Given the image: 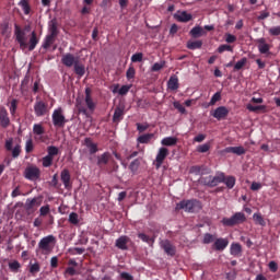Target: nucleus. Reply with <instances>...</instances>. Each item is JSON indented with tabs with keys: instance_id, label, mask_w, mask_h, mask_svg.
<instances>
[{
	"instance_id": "obj_1",
	"label": "nucleus",
	"mask_w": 280,
	"mask_h": 280,
	"mask_svg": "<svg viewBox=\"0 0 280 280\" xmlns=\"http://www.w3.org/2000/svg\"><path fill=\"white\" fill-rule=\"evenodd\" d=\"M30 26H26L25 30L20 28L19 26H15L14 36L16 43L20 45V49L22 51H33L36 48V45L39 43V38L37 37V34L35 31L32 32L30 39L27 37L26 32L28 31Z\"/></svg>"
},
{
	"instance_id": "obj_2",
	"label": "nucleus",
	"mask_w": 280,
	"mask_h": 280,
	"mask_svg": "<svg viewBox=\"0 0 280 280\" xmlns=\"http://www.w3.org/2000/svg\"><path fill=\"white\" fill-rule=\"evenodd\" d=\"M201 203L200 201L192 199V200H183L177 203L176 210H185L189 213H196L201 210Z\"/></svg>"
},
{
	"instance_id": "obj_3",
	"label": "nucleus",
	"mask_w": 280,
	"mask_h": 280,
	"mask_svg": "<svg viewBox=\"0 0 280 280\" xmlns=\"http://www.w3.org/2000/svg\"><path fill=\"white\" fill-rule=\"evenodd\" d=\"M246 221V215L243 212H236L234 215H232L231 218H223L222 219V224L224 226H235L238 224H242Z\"/></svg>"
},
{
	"instance_id": "obj_4",
	"label": "nucleus",
	"mask_w": 280,
	"mask_h": 280,
	"mask_svg": "<svg viewBox=\"0 0 280 280\" xmlns=\"http://www.w3.org/2000/svg\"><path fill=\"white\" fill-rule=\"evenodd\" d=\"M67 124V119L65 117L63 114V109L61 107L56 108L52 112V125L55 126V128H65Z\"/></svg>"
},
{
	"instance_id": "obj_5",
	"label": "nucleus",
	"mask_w": 280,
	"mask_h": 280,
	"mask_svg": "<svg viewBox=\"0 0 280 280\" xmlns=\"http://www.w3.org/2000/svg\"><path fill=\"white\" fill-rule=\"evenodd\" d=\"M224 182V173H218L215 176H207L201 178V183L208 187H217Z\"/></svg>"
},
{
	"instance_id": "obj_6",
	"label": "nucleus",
	"mask_w": 280,
	"mask_h": 280,
	"mask_svg": "<svg viewBox=\"0 0 280 280\" xmlns=\"http://www.w3.org/2000/svg\"><path fill=\"white\" fill-rule=\"evenodd\" d=\"M52 243H55L54 235H47L40 240L38 243V248L43 252L44 255H48L52 250Z\"/></svg>"
},
{
	"instance_id": "obj_7",
	"label": "nucleus",
	"mask_w": 280,
	"mask_h": 280,
	"mask_svg": "<svg viewBox=\"0 0 280 280\" xmlns=\"http://www.w3.org/2000/svg\"><path fill=\"white\" fill-rule=\"evenodd\" d=\"M170 155V150L166 147H161L156 153V159L154 161V165L156 170H160L166 160V158Z\"/></svg>"
},
{
	"instance_id": "obj_8",
	"label": "nucleus",
	"mask_w": 280,
	"mask_h": 280,
	"mask_svg": "<svg viewBox=\"0 0 280 280\" xmlns=\"http://www.w3.org/2000/svg\"><path fill=\"white\" fill-rule=\"evenodd\" d=\"M39 176H40V171L35 165H30L24 171V177L27 180H32V182L37 180Z\"/></svg>"
},
{
	"instance_id": "obj_9",
	"label": "nucleus",
	"mask_w": 280,
	"mask_h": 280,
	"mask_svg": "<svg viewBox=\"0 0 280 280\" xmlns=\"http://www.w3.org/2000/svg\"><path fill=\"white\" fill-rule=\"evenodd\" d=\"M79 61H80V58L78 56L75 57L74 55H72L70 52L63 55L61 58L62 65L67 68L74 67L75 63H78Z\"/></svg>"
},
{
	"instance_id": "obj_10",
	"label": "nucleus",
	"mask_w": 280,
	"mask_h": 280,
	"mask_svg": "<svg viewBox=\"0 0 280 280\" xmlns=\"http://www.w3.org/2000/svg\"><path fill=\"white\" fill-rule=\"evenodd\" d=\"M40 205L42 200L38 197L27 198L24 208L27 212H34Z\"/></svg>"
},
{
	"instance_id": "obj_11",
	"label": "nucleus",
	"mask_w": 280,
	"mask_h": 280,
	"mask_svg": "<svg viewBox=\"0 0 280 280\" xmlns=\"http://www.w3.org/2000/svg\"><path fill=\"white\" fill-rule=\"evenodd\" d=\"M36 117H44L48 113V105L43 101H37L34 105Z\"/></svg>"
},
{
	"instance_id": "obj_12",
	"label": "nucleus",
	"mask_w": 280,
	"mask_h": 280,
	"mask_svg": "<svg viewBox=\"0 0 280 280\" xmlns=\"http://www.w3.org/2000/svg\"><path fill=\"white\" fill-rule=\"evenodd\" d=\"M256 43H258V52H260V55L270 54V45L266 43V38L260 37L256 39Z\"/></svg>"
},
{
	"instance_id": "obj_13",
	"label": "nucleus",
	"mask_w": 280,
	"mask_h": 280,
	"mask_svg": "<svg viewBox=\"0 0 280 280\" xmlns=\"http://www.w3.org/2000/svg\"><path fill=\"white\" fill-rule=\"evenodd\" d=\"M229 115V109L225 106H220L218 107L213 113L212 116L217 119V120H222L224 118H226Z\"/></svg>"
},
{
	"instance_id": "obj_14",
	"label": "nucleus",
	"mask_w": 280,
	"mask_h": 280,
	"mask_svg": "<svg viewBox=\"0 0 280 280\" xmlns=\"http://www.w3.org/2000/svg\"><path fill=\"white\" fill-rule=\"evenodd\" d=\"M174 16L179 23H188L192 19V15L186 11H178Z\"/></svg>"
},
{
	"instance_id": "obj_15",
	"label": "nucleus",
	"mask_w": 280,
	"mask_h": 280,
	"mask_svg": "<svg viewBox=\"0 0 280 280\" xmlns=\"http://www.w3.org/2000/svg\"><path fill=\"white\" fill-rule=\"evenodd\" d=\"M230 242L228 238H217L214 242V248L218 252H223L228 246H229Z\"/></svg>"
},
{
	"instance_id": "obj_16",
	"label": "nucleus",
	"mask_w": 280,
	"mask_h": 280,
	"mask_svg": "<svg viewBox=\"0 0 280 280\" xmlns=\"http://www.w3.org/2000/svg\"><path fill=\"white\" fill-rule=\"evenodd\" d=\"M10 124V119L8 117V112L4 107L0 108V125L2 128H7Z\"/></svg>"
},
{
	"instance_id": "obj_17",
	"label": "nucleus",
	"mask_w": 280,
	"mask_h": 280,
	"mask_svg": "<svg viewBox=\"0 0 280 280\" xmlns=\"http://www.w3.org/2000/svg\"><path fill=\"white\" fill-rule=\"evenodd\" d=\"M128 243H129V237L126 236V235H122V236H120L119 238L116 240V247L118 249H121V250H127L128 249V246H127Z\"/></svg>"
},
{
	"instance_id": "obj_18",
	"label": "nucleus",
	"mask_w": 280,
	"mask_h": 280,
	"mask_svg": "<svg viewBox=\"0 0 280 280\" xmlns=\"http://www.w3.org/2000/svg\"><path fill=\"white\" fill-rule=\"evenodd\" d=\"M161 247L168 256H174L176 253L175 247L167 240L161 242Z\"/></svg>"
},
{
	"instance_id": "obj_19",
	"label": "nucleus",
	"mask_w": 280,
	"mask_h": 280,
	"mask_svg": "<svg viewBox=\"0 0 280 280\" xmlns=\"http://www.w3.org/2000/svg\"><path fill=\"white\" fill-rule=\"evenodd\" d=\"M225 152L241 156V155H244L246 153V150L242 145H240V147H228L225 149Z\"/></svg>"
},
{
	"instance_id": "obj_20",
	"label": "nucleus",
	"mask_w": 280,
	"mask_h": 280,
	"mask_svg": "<svg viewBox=\"0 0 280 280\" xmlns=\"http://www.w3.org/2000/svg\"><path fill=\"white\" fill-rule=\"evenodd\" d=\"M85 103H86L88 108L91 112H94L95 103L93 102V100L91 97V90L89 88L85 89Z\"/></svg>"
},
{
	"instance_id": "obj_21",
	"label": "nucleus",
	"mask_w": 280,
	"mask_h": 280,
	"mask_svg": "<svg viewBox=\"0 0 280 280\" xmlns=\"http://www.w3.org/2000/svg\"><path fill=\"white\" fill-rule=\"evenodd\" d=\"M178 142V139L176 137H165L162 139L161 144L163 148L166 147H175Z\"/></svg>"
},
{
	"instance_id": "obj_22",
	"label": "nucleus",
	"mask_w": 280,
	"mask_h": 280,
	"mask_svg": "<svg viewBox=\"0 0 280 280\" xmlns=\"http://www.w3.org/2000/svg\"><path fill=\"white\" fill-rule=\"evenodd\" d=\"M61 180H62L66 189H69L71 187V185H70V172L67 168L61 172Z\"/></svg>"
},
{
	"instance_id": "obj_23",
	"label": "nucleus",
	"mask_w": 280,
	"mask_h": 280,
	"mask_svg": "<svg viewBox=\"0 0 280 280\" xmlns=\"http://www.w3.org/2000/svg\"><path fill=\"white\" fill-rule=\"evenodd\" d=\"M167 86L170 91H177L179 88L178 78L176 75H172L167 82Z\"/></svg>"
},
{
	"instance_id": "obj_24",
	"label": "nucleus",
	"mask_w": 280,
	"mask_h": 280,
	"mask_svg": "<svg viewBox=\"0 0 280 280\" xmlns=\"http://www.w3.org/2000/svg\"><path fill=\"white\" fill-rule=\"evenodd\" d=\"M231 255L234 257H240L242 255V245L240 243L231 244Z\"/></svg>"
},
{
	"instance_id": "obj_25",
	"label": "nucleus",
	"mask_w": 280,
	"mask_h": 280,
	"mask_svg": "<svg viewBox=\"0 0 280 280\" xmlns=\"http://www.w3.org/2000/svg\"><path fill=\"white\" fill-rule=\"evenodd\" d=\"M84 145L89 149L91 154H95L97 152V144L92 142L90 138H85Z\"/></svg>"
},
{
	"instance_id": "obj_26",
	"label": "nucleus",
	"mask_w": 280,
	"mask_h": 280,
	"mask_svg": "<svg viewBox=\"0 0 280 280\" xmlns=\"http://www.w3.org/2000/svg\"><path fill=\"white\" fill-rule=\"evenodd\" d=\"M110 159V154L108 152H105L101 155L97 156V165L102 166V165H106L109 162Z\"/></svg>"
},
{
	"instance_id": "obj_27",
	"label": "nucleus",
	"mask_w": 280,
	"mask_h": 280,
	"mask_svg": "<svg viewBox=\"0 0 280 280\" xmlns=\"http://www.w3.org/2000/svg\"><path fill=\"white\" fill-rule=\"evenodd\" d=\"M74 72L80 78L84 77V74H85V67H84V65H82V63H80V61H78L75 63V66H74Z\"/></svg>"
},
{
	"instance_id": "obj_28",
	"label": "nucleus",
	"mask_w": 280,
	"mask_h": 280,
	"mask_svg": "<svg viewBox=\"0 0 280 280\" xmlns=\"http://www.w3.org/2000/svg\"><path fill=\"white\" fill-rule=\"evenodd\" d=\"M187 47L189 50H197L202 47V42L201 40H189L187 43Z\"/></svg>"
},
{
	"instance_id": "obj_29",
	"label": "nucleus",
	"mask_w": 280,
	"mask_h": 280,
	"mask_svg": "<svg viewBox=\"0 0 280 280\" xmlns=\"http://www.w3.org/2000/svg\"><path fill=\"white\" fill-rule=\"evenodd\" d=\"M254 219V223H256V225H260V226H266V221L264 219V217L261 215V213H254L253 215Z\"/></svg>"
},
{
	"instance_id": "obj_30",
	"label": "nucleus",
	"mask_w": 280,
	"mask_h": 280,
	"mask_svg": "<svg viewBox=\"0 0 280 280\" xmlns=\"http://www.w3.org/2000/svg\"><path fill=\"white\" fill-rule=\"evenodd\" d=\"M154 138L153 133L142 135L138 138V142L141 144H148Z\"/></svg>"
},
{
	"instance_id": "obj_31",
	"label": "nucleus",
	"mask_w": 280,
	"mask_h": 280,
	"mask_svg": "<svg viewBox=\"0 0 280 280\" xmlns=\"http://www.w3.org/2000/svg\"><path fill=\"white\" fill-rule=\"evenodd\" d=\"M223 183L226 185L229 189H233L236 184V179L234 176H228V177L224 176Z\"/></svg>"
},
{
	"instance_id": "obj_32",
	"label": "nucleus",
	"mask_w": 280,
	"mask_h": 280,
	"mask_svg": "<svg viewBox=\"0 0 280 280\" xmlns=\"http://www.w3.org/2000/svg\"><path fill=\"white\" fill-rule=\"evenodd\" d=\"M56 35L48 34L44 40L43 48L48 49L50 45L55 42Z\"/></svg>"
},
{
	"instance_id": "obj_33",
	"label": "nucleus",
	"mask_w": 280,
	"mask_h": 280,
	"mask_svg": "<svg viewBox=\"0 0 280 280\" xmlns=\"http://www.w3.org/2000/svg\"><path fill=\"white\" fill-rule=\"evenodd\" d=\"M124 116V107H117L114 114V122H119Z\"/></svg>"
},
{
	"instance_id": "obj_34",
	"label": "nucleus",
	"mask_w": 280,
	"mask_h": 280,
	"mask_svg": "<svg viewBox=\"0 0 280 280\" xmlns=\"http://www.w3.org/2000/svg\"><path fill=\"white\" fill-rule=\"evenodd\" d=\"M9 268L13 273H18L21 269V264L18 260L9 261Z\"/></svg>"
},
{
	"instance_id": "obj_35",
	"label": "nucleus",
	"mask_w": 280,
	"mask_h": 280,
	"mask_svg": "<svg viewBox=\"0 0 280 280\" xmlns=\"http://www.w3.org/2000/svg\"><path fill=\"white\" fill-rule=\"evenodd\" d=\"M57 34H58L57 23L55 20H51L49 22V35L57 36Z\"/></svg>"
},
{
	"instance_id": "obj_36",
	"label": "nucleus",
	"mask_w": 280,
	"mask_h": 280,
	"mask_svg": "<svg viewBox=\"0 0 280 280\" xmlns=\"http://www.w3.org/2000/svg\"><path fill=\"white\" fill-rule=\"evenodd\" d=\"M45 132L44 127L40 124H35L33 127V133L35 136H43Z\"/></svg>"
},
{
	"instance_id": "obj_37",
	"label": "nucleus",
	"mask_w": 280,
	"mask_h": 280,
	"mask_svg": "<svg viewBox=\"0 0 280 280\" xmlns=\"http://www.w3.org/2000/svg\"><path fill=\"white\" fill-rule=\"evenodd\" d=\"M40 271V265L35 261L34 264L30 265V273L33 276L37 275Z\"/></svg>"
},
{
	"instance_id": "obj_38",
	"label": "nucleus",
	"mask_w": 280,
	"mask_h": 280,
	"mask_svg": "<svg viewBox=\"0 0 280 280\" xmlns=\"http://www.w3.org/2000/svg\"><path fill=\"white\" fill-rule=\"evenodd\" d=\"M190 34L194 36V38H198V36H202L205 32L200 26H196L190 31Z\"/></svg>"
},
{
	"instance_id": "obj_39",
	"label": "nucleus",
	"mask_w": 280,
	"mask_h": 280,
	"mask_svg": "<svg viewBox=\"0 0 280 280\" xmlns=\"http://www.w3.org/2000/svg\"><path fill=\"white\" fill-rule=\"evenodd\" d=\"M69 222L73 225H78L80 222V217L75 212H71L69 214Z\"/></svg>"
},
{
	"instance_id": "obj_40",
	"label": "nucleus",
	"mask_w": 280,
	"mask_h": 280,
	"mask_svg": "<svg viewBox=\"0 0 280 280\" xmlns=\"http://www.w3.org/2000/svg\"><path fill=\"white\" fill-rule=\"evenodd\" d=\"M247 109L252 113H257L259 110H265L266 106L265 105H258V106H254L252 104H247Z\"/></svg>"
},
{
	"instance_id": "obj_41",
	"label": "nucleus",
	"mask_w": 280,
	"mask_h": 280,
	"mask_svg": "<svg viewBox=\"0 0 280 280\" xmlns=\"http://www.w3.org/2000/svg\"><path fill=\"white\" fill-rule=\"evenodd\" d=\"M165 67V61L155 62L151 68L152 72H159Z\"/></svg>"
},
{
	"instance_id": "obj_42",
	"label": "nucleus",
	"mask_w": 280,
	"mask_h": 280,
	"mask_svg": "<svg viewBox=\"0 0 280 280\" xmlns=\"http://www.w3.org/2000/svg\"><path fill=\"white\" fill-rule=\"evenodd\" d=\"M19 5H21L22 10L24 11V14H30L31 8L26 0H21Z\"/></svg>"
},
{
	"instance_id": "obj_43",
	"label": "nucleus",
	"mask_w": 280,
	"mask_h": 280,
	"mask_svg": "<svg viewBox=\"0 0 280 280\" xmlns=\"http://www.w3.org/2000/svg\"><path fill=\"white\" fill-rule=\"evenodd\" d=\"M69 252L71 253V255L75 256V255H82L85 252V248L83 247H74V248H70Z\"/></svg>"
},
{
	"instance_id": "obj_44",
	"label": "nucleus",
	"mask_w": 280,
	"mask_h": 280,
	"mask_svg": "<svg viewBox=\"0 0 280 280\" xmlns=\"http://www.w3.org/2000/svg\"><path fill=\"white\" fill-rule=\"evenodd\" d=\"M218 51H219V54H223L225 51L233 52V48H232V46L224 44L219 47Z\"/></svg>"
},
{
	"instance_id": "obj_45",
	"label": "nucleus",
	"mask_w": 280,
	"mask_h": 280,
	"mask_svg": "<svg viewBox=\"0 0 280 280\" xmlns=\"http://www.w3.org/2000/svg\"><path fill=\"white\" fill-rule=\"evenodd\" d=\"M142 60H143V54L142 52L135 54L131 57V61L133 63L142 62Z\"/></svg>"
},
{
	"instance_id": "obj_46",
	"label": "nucleus",
	"mask_w": 280,
	"mask_h": 280,
	"mask_svg": "<svg viewBox=\"0 0 280 280\" xmlns=\"http://www.w3.org/2000/svg\"><path fill=\"white\" fill-rule=\"evenodd\" d=\"M58 152H59V150L57 147H55V145L48 147V156L54 158V156L58 155Z\"/></svg>"
},
{
	"instance_id": "obj_47",
	"label": "nucleus",
	"mask_w": 280,
	"mask_h": 280,
	"mask_svg": "<svg viewBox=\"0 0 280 280\" xmlns=\"http://www.w3.org/2000/svg\"><path fill=\"white\" fill-rule=\"evenodd\" d=\"M209 150H210L209 143L200 144L197 148V152H199V153H207V152H209Z\"/></svg>"
},
{
	"instance_id": "obj_48",
	"label": "nucleus",
	"mask_w": 280,
	"mask_h": 280,
	"mask_svg": "<svg viewBox=\"0 0 280 280\" xmlns=\"http://www.w3.org/2000/svg\"><path fill=\"white\" fill-rule=\"evenodd\" d=\"M131 88H132V84L122 85V86L120 88V90L118 91L119 95H121V96L127 95V93L130 91Z\"/></svg>"
},
{
	"instance_id": "obj_49",
	"label": "nucleus",
	"mask_w": 280,
	"mask_h": 280,
	"mask_svg": "<svg viewBox=\"0 0 280 280\" xmlns=\"http://www.w3.org/2000/svg\"><path fill=\"white\" fill-rule=\"evenodd\" d=\"M139 238H140L141 241H143L144 243H148V244H153V242H154L153 238H151L150 236H148V235L144 234V233H140V234H139Z\"/></svg>"
},
{
	"instance_id": "obj_50",
	"label": "nucleus",
	"mask_w": 280,
	"mask_h": 280,
	"mask_svg": "<svg viewBox=\"0 0 280 280\" xmlns=\"http://www.w3.org/2000/svg\"><path fill=\"white\" fill-rule=\"evenodd\" d=\"M136 75V70L133 67H129V69L127 70L126 77L128 79V81L133 80Z\"/></svg>"
},
{
	"instance_id": "obj_51",
	"label": "nucleus",
	"mask_w": 280,
	"mask_h": 280,
	"mask_svg": "<svg viewBox=\"0 0 280 280\" xmlns=\"http://www.w3.org/2000/svg\"><path fill=\"white\" fill-rule=\"evenodd\" d=\"M246 62H247L246 58H243L240 61H237V63L235 65V70L236 71L242 70L245 67Z\"/></svg>"
},
{
	"instance_id": "obj_52",
	"label": "nucleus",
	"mask_w": 280,
	"mask_h": 280,
	"mask_svg": "<svg viewBox=\"0 0 280 280\" xmlns=\"http://www.w3.org/2000/svg\"><path fill=\"white\" fill-rule=\"evenodd\" d=\"M51 163H52V158L50 155H46L43 159V166L44 167H50Z\"/></svg>"
},
{
	"instance_id": "obj_53",
	"label": "nucleus",
	"mask_w": 280,
	"mask_h": 280,
	"mask_svg": "<svg viewBox=\"0 0 280 280\" xmlns=\"http://www.w3.org/2000/svg\"><path fill=\"white\" fill-rule=\"evenodd\" d=\"M50 212L49 205L40 207L39 213L40 217H46Z\"/></svg>"
},
{
	"instance_id": "obj_54",
	"label": "nucleus",
	"mask_w": 280,
	"mask_h": 280,
	"mask_svg": "<svg viewBox=\"0 0 280 280\" xmlns=\"http://www.w3.org/2000/svg\"><path fill=\"white\" fill-rule=\"evenodd\" d=\"M269 34H271V36H280V26L269 28Z\"/></svg>"
},
{
	"instance_id": "obj_55",
	"label": "nucleus",
	"mask_w": 280,
	"mask_h": 280,
	"mask_svg": "<svg viewBox=\"0 0 280 280\" xmlns=\"http://www.w3.org/2000/svg\"><path fill=\"white\" fill-rule=\"evenodd\" d=\"M221 100V93L220 92H217L212 98H211V102H210V105H215V103H218L219 101Z\"/></svg>"
},
{
	"instance_id": "obj_56",
	"label": "nucleus",
	"mask_w": 280,
	"mask_h": 280,
	"mask_svg": "<svg viewBox=\"0 0 280 280\" xmlns=\"http://www.w3.org/2000/svg\"><path fill=\"white\" fill-rule=\"evenodd\" d=\"M279 269L278 264L275 260L269 261V270H271V272H277Z\"/></svg>"
},
{
	"instance_id": "obj_57",
	"label": "nucleus",
	"mask_w": 280,
	"mask_h": 280,
	"mask_svg": "<svg viewBox=\"0 0 280 280\" xmlns=\"http://www.w3.org/2000/svg\"><path fill=\"white\" fill-rule=\"evenodd\" d=\"M20 152H21V147H20V144H16V145L12 149V156H13L14 159L19 158Z\"/></svg>"
},
{
	"instance_id": "obj_58",
	"label": "nucleus",
	"mask_w": 280,
	"mask_h": 280,
	"mask_svg": "<svg viewBox=\"0 0 280 280\" xmlns=\"http://www.w3.org/2000/svg\"><path fill=\"white\" fill-rule=\"evenodd\" d=\"M174 107L179 110L180 114L186 113V108L179 103V102H174Z\"/></svg>"
},
{
	"instance_id": "obj_59",
	"label": "nucleus",
	"mask_w": 280,
	"mask_h": 280,
	"mask_svg": "<svg viewBox=\"0 0 280 280\" xmlns=\"http://www.w3.org/2000/svg\"><path fill=\"white\" fill-rule=\"evenodd\" d=\"M261 188H262V184L261 183H257V182L252 183V187H250L252 191H258Z\"/></svg>"
},
{
	"instance_id": "obj_60",
	"label": "nucleus",
	"mask_w": 280,
	"mask_h": 280,
	"mask_svg": "<svg viewBox=\"0 0 280 280\" xmlns=\"http://www.w3.org/2000/svg\"><path fill=\"white\" fill-rule=\"evenodd\" d=\"M25 151H26V153H31L33 151V141H32V139H28L26 141Z\"/></svg>"
},
{
	"instance_id": "obj_61",
	"label": "nucleus",
	"mask_w": 280,
	"mask_h": 280,
	"mask_svg": "<svg viewBox=\"0 0 280 280\" xmlns=\"http://www.w3.org/2000/svg\"><path fill=\"white\" fill-rule=\"evenodd\" d=\"M225 40H226V43H235V40H237V37L235 35L228 33L225 35Z\"/></svg>"
},
{
	"instance_id": "obj_62",
	"label": "nucleus",
	"mask_w": 280,
	"mask_h": 280,
	"mask_svg": "<svg viewBox=\"0 0 280 280\" xmlns=\"http://www.w3.org/2000/svg\"><path fill=\"white\" fill-rule=\"evenodd\" d=\"M213 240H214L213 235L210 234V233H207V234L205 235L203 243H205V244H210V243L213 242Z\"/></svg>"
},
{
	"instance_id": "obj_63",
	"label": "nucleus",
	"mask_w": 280,
	"mask_h": 280,
	"mask_svg": "<svg viewBox=\"0 0 280 280\" xmlns=\"http://www.w3.org/2000/svg\"><path fill=\"white\" fill-rule=\"evenodd\" d=\"M15 112H16V100H12L11 106H10V114L14 116Z\"/></svg>"
},
{
	"instance_id": "obj_64",
	"label": "nucleus",
	"mask_w": 280,
	"mask_h": 280,
	"mask_svg": "<svg viewBox=\"0 0 280 280\" xmlns=\"http://www.w3.org/2000/svg\"><path fill=\"white\" fill-rule=\"evenodd\" d=\"M138 167H139V162H138V160H135L133 162H131V164H130V170H131V172H137L138 171Z\"/></svg>"
}]
</instances>
